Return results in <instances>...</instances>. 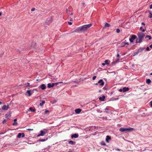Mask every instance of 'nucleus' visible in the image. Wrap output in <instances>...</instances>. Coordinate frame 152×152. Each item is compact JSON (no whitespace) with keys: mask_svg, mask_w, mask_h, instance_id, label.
Wrapping results in <instances>:
<instances>
[{"mask_svg":"<svg viewBox=\"0 0 152 152\" xmlns=\"http://www.w3.org/2000/svg\"><path fill=\"white\" fill-rule=\"evenodd\" d=\"M91 24L84 25L82 26L78 27L76 29L75 31L78 33H80L87 31L91 26Z\"/></svg>","mask_w":152,"mask_h":152,"instance_id":"obj_1","label":"nucleus"},{"mask_svg":"<svg viewBox=\"0 0 152 152\" xmlns=\"http://www.w3.org/2000/svg\"><path fill=\"white\" fill-rule=\"evenodd\" d=\"M137 35L138 37L136 39V42L140 43L142 42V39L145 36V34L143 33L140 32L138 33Z\"/></svg>","mask_w":152,"mask_h":152,"instance_id":"obj_2","label":"nucleus"},{"mask_svg":"<svg viewBox=\"0 0 152 152\" xmlns=\"http://www.w3.org/2000/svg\"><path fill=\"white\" fill-rule=\"evenodd\" d=\"M45 131L43 130H41L40 131V133L39 134L38 136H44L46 133H48V130L46 129H45Z\"/></svg>","mask_w":152,"mask_h":152,"instance_id":"obj_3","label":"nucleus"},{"mask_svg":"<svg viewBox=\"0 0 152 152\" xmlns=\"http://www.w3.org/2000/svg\"><path fill=\"white\" fill-rule=\"evenodd\" d=\"M132 129L131 128H121L120 129V131L121 132H124L125 131H130Z\"/></svg>","mask_w":152,"mask_h":152,"instance_id":"obj_4","label":"nucleus"},{"mask_svg":"<svg viewBox=\"0 0 152 152\" xmlns=\"http://www.w3.org/2000/svg\"><path fill=\"white\" fill-rule=\"evenodd\" d=\"M136 37H137L135 35H132L131 38L129 39V41L130 42H133V41L136 38Z\"/></svg>","mask_w":152,"mask_h":152,"instance_id":"obj_5","label":"nucleus"},{"mask_svg":"<svg viewBox=\"0 0 152 152\" xmlns=\"http://www.w3.org/2000/svg\"><path fill=\"white\" fill-rule=\"evenodd\" d=\"M2 109L4 110H7L9 108V106L8 105H4L2 107Z\"/></svg>","mask_w":152,"mask_h":152,"instance_id":"obj_6","label":"nucleus"},{"mask_svg":"<svg viewBox=\"0 0 152 152\" xmlns=\"http://www.w3.org/2000/svg\"><path fill=\"white\" fill-rule=\"evenodd\" d=\"M25 136V134H24L23 133H19L18 134L17 136V137L18 138H20L21 137H23Z\"/></svg>","mask_w":152,"mask_h":152,"instance_id":"obj_7","label":"nucleus"},{"mask_svg":"<svg viewBox=\"0 0 152 152\" xmlns=\"http://www.w3.org/2000/svg\"><path fill=\"white\" fill-rule=\"evenodd\" d=\"M98 83L100 84V85L102 86H103L104 85V83L103 82V80L102 79H101L99 81Z\"/></svg>","mask_w":152,"mask_h":152,"instance_id":"obj_8","label":"nucleus"},{"mask_svg":"<svg viewBox=\"0 0 152 152\" xmlns=\"http://www.w3.org/2000/svg\"><path fill=\"white\" fill-rule=\"evenodd\" d=\"M42 90H44L46 88V86L45 84H42L39 86Z\"/></svg>","mask_w":152,"mask_h":152,"instance_id":"obj_9","label":"nucleus"},{"mask_svg":"<svg viewBox=\"0 0 152 152\" xmlns=\"http://www.w3.org/2000/svg\"><path fill=\"white\" fill-rule=\"evenodd\" d=\"M81 111L82 110L79 108L76 109L75 110V112L77 114H78L80 113Z\"/></svg>","mask_w":152,"mask_h":152,"instance_id":"obj_10","label":"nucleus"},{"mask_svg":"<svg viewBox=\"0 0 152 152\" xmlns=\"http://www.w3.org/2000/svg\"><path fill=\"white\" fill-rule=\"evenodd\" d=\"M54 85L55 84L54 83H52V84H51L50 83H48V88H50L53 87Z\"/></svg>","mask_w":152,"mask_h":152,"instance_id":"obj_11","label":"nucleus"},{"mask_svg":"<svg viewBox=\"0 0 152 152\" xmlns=\"http://www.w3.org/2000/svg\"><path fill=\"white\" fill-rule=\"evenodd\" d=\"M105 96L104 95H103L102 97H99V99L100 101H104V99H105Z\"/></svg>","mask_w":152,"mask_h":152,"instance_id":"obj_12","label":"nucleus"},{"mask_svg":"<svg viewBox=\"0 0 152 152\" xmlns=\"http://www.w3.org/2000/svg\"><path fill=\"white\" fill-rule=\"evenodd\" d=\"M78 137V135L76 134H72L71 136V137L72 138H77Z\"/></svg>","mask_w":152,"mask_h":152,"instance_id":"obj_13","label":"nucleus"},{"mask_svg":"<svg viewBox=\"0 0 152 152\" xmlns=\"http://www.w3.org/2000/svg\"><path fill=\"white\" fill-rule=\"evenodd\" d=\"M75 142H74L72 140H70L69 142V144L71 145H73L75 144Z\"/></svg>","mask_w":152,"mask_h":152,"instance_id":"obj_14","label":"nucleus"},{"mask_svg":"<svg viewBox=\"0 0 152 152\" xmlns=\"http://www.w3.org/2000/svg\"><path fill=\"white\" fill-rule=\"evenodd\" d=\"M111 139V137L110 136H109V135H107L106 136V142H108V140H110Z\"/></svg>","mask_w":152,"mask_h":152,"instance_id":"obj_15","label":"nucleus"},{"mask_svg":"<svg viewBox=\"0 0 152 152\" xmlns=\"http://www.w3.org/2000/svg\"><path fill=\"white\" fill-rule=\"evenodd\" d=\"M129 90V88L128 87H124L123 89V92H126L128 91Z\"/></svg>","mask_w":152,"mask_h":152,"instance_id":"obj_16","label":"nucleus"},{"mask_svg":"<svg viewBox=\"0 0 152 152\" xmlns=\"http://www.w3.org/2000/svg\"><path fill=\"white\" fill-rule=\"evenodd\" d=\"M109 107H107L105 109V111H104V112H105L106 113H108L109 112L108 111L109 110Z\"/></svg>","mask_w":152,"mask_h":152,"instance_id":"obj_17","label":"nucleus"},{"mask_svg":"<svg viewBox=\"0 0 152 152\" xmlns=\"http://www.w3.org/2000/svg\"><path fill=\"white\" fill-rule=\"evenodd\" d=\"M145 49V48H140L137 51L138 52V53H139L141 52L142 50H144Z\"/></svg>","mask_w":152,"mask_h":152,"instance_id":"obj_18","label":"nucleus"},{"mask_svg":"<svg viewBox=\"0 0 152 152\" xmlns=\"http://www.w3.org/2000/svg\"><path fill=\"white\" fill-rule=\"evenodd\" d=\"M26 93L28 94V96H31V91L30 90H27L26 92Z\"/></svg>","mask_w":152,"mask_h":152,"instance_id":"obj_19","label":"nucleus"},{"mask_svg":"<svg viewBox=\"0 0 152 152\" xmlns=\"http://www.w3.org/2000/svg\"><path fill=\"white\" fill-rule=\"evenodd\" d=\"M29 110L34 112L36 111V109H33L32 107H30L29 108Z\"/></svg>","mask_w":152,"mask_h":152,"instance_id":"obj_20","label":"nucleus"},{"mask_svg":"<svg viewBox=\"0 0 152 152\" xmlns=\"http://www.w3.org/2000/svg\"><path fill=\"white\" fill-rule=\"evenodd\" d=\"M146 83L148 84H150L151 82V80L150 79H148L146 81Z\"/></svg>","mask_w":152,"mask_h":152,"instance_id":"obj_21","label":"nucleus"},{"mask_svg":"<svg viewBox=\"0 0 152 152\" xmlns=\"http://www.w3.org/2000/svg\"><path fill=\"white\" fill-rule=\"evenodd\" d=\"M110 26V25L107 23H106L105 24V27H109Z\"/></svg>","mask_w":152,"mask_h":152,"instance_id":"obj_22","label":"nucleus"},{"mask_svg":"<svg viewBox=\"0 0 152 152\" xmlns=\"http://www.w3.org/2000/svg\"><path fill=\"white\" fill-rule=\"evenodd\" d=\"M148 38V39L150 40L151 39V36L147 35L145 37V38Z\"/></svg>","mask_w":152,"mask_h":152,"instance_id":"obj_23","label":"nucleus"},{"mask_svg":"<svg viewBox=\"0 0 152 152\" xmlns=\"http://www.w3.org/2000/svg\"><path fill=\"white\" fill-rule=\"evenodd\" d=\"M45 103V101H42V103H40L39 105L41 106L43 105Z\"/></svg>","mask_w":152,"mask_h":152,"instance_id":"obj_24","label":"nucleus"},{"mask_svg":"<svg viewBox=\"0 0 152 152\" xmlns=\"http://www.w3.org/2000/svg\"><path fill=\"white\" fill-rule=\"evenodd\" d=\"M6 118H10V115L9 114H6Z\"/></svg>","mask_w":152,"mask_h":152,"instance_id":"obj_25","label":"nucleus"},{"mask_svg":"<svg viewBox=\"0 0 152 152\" xmlns=\"http://www.w3.org/2000/svg\"><path fill=\"white\" fill-rule=\"evenodd\" d=\"M125 42H122L121 43V47H123L125 46Z\"/></svg>","mask_w":152,"mask_h":152,"instance_id":"obj_26","label":"nucleus"},{"mask_svg":"<svg viewBox=\"0 0 152 152\" xmlns=\"http://www.w3.org/2000/svg\"><path fill=\"white\" fill-rule=\"evenodd\" d=\"M105 63L106 64L108 65L109 64V63H108V60H106L104 61Z\"/></svg>","mask_w":152,"mask_h":152,"instance_id":"obj_27","label":"nucleus"},{"mask_svg":"<svg viewBox=\"0 0 152 152\" xmlns=\"http://www.w3.org/2000/svg\"><path fill=\"white\" fill-rule=\"evenodd\" d=\"M140 29L142 31L144 32L145 31V29L142 28V27H141L140 28Z\"/></svg>","mask_w":152,"mask_h":152,"instance_id":"obj_28","label":"nucleus"},{"mask_svg":"<svg viewBox=\"0 0 152 152\" xmlns=\"http://www.w3.org/2000/svg\"><path fill=\"white\" fill-rule=\"evenodd\" d=\"M17 125L18 123L16 122H14V123L12 124V125L13 126H17Z\"/></svg>","mask_w":152,"mask_h":152,"instance_id":"obj_29","label":"nucleus"},{"mask_svg":"<svg viewBox=\"0 0 152 152\" xmlns=\"http://www.w3.org/2000/svg\"><path fill=\"white\" fill-rule=\"evenodd\" d=\"M138 53H138V52H137V51L136 52H135V53H134L133 56H136V55H137Z\"/></svg>","mask_w":152,"mask_h":152,"instance_id":"obj_30","label":"nucleus"},{"mask_svg":"<svg viewBox=\"0 0 152 152\" xmlns=\"http://www.w3.org/2000/svg\"><path fill=\"white\" fill-rule=\"evenodd\" d=\"M45 141V139H40L39 140V141L41 142H44Z\"/></svg>","mask_w":152,"mask_h":152,"instance_id":"obj_31","label":"nucleus"},{"mask_svg":"<svg viewBox=\"0 0 152 152\" xmlns=\"http://www.w3.org/2000/svg\"><path fill=\"white\" fill-rule=\"evenodd\" d=\"M101 145H106V144L104 142H102L101 143Z\"/></svg>","mask_w":152,"mask_h":152,"instance_id":"obj_32","label":"nucleus"},{"mask_svg":"<svg viewBox=\"0 0 152 152\" xmlns=\"http://www.w3.org/2000/svg\"><path fill=\"white\" fill-rule=\"evenodd\" d=\"M63 83L62 82H58V83H54L55 84V85H57L59 83Z\"/></svg>","mask_w":152,"mask_h":152,"instance_id":"obj_33","label":"nucleus"},{"mask_svg":"<svg viewBox=\"0 0 152 152\" xmlns=\"http://www.w3.org/2000/svg\"><path fill=\"white\" fill-rule=\"evenodd\" d=\"M25 85H26V87H28L30 86V83H27L25 84Z\"/></svg>","mask_w":152,"mask_h":152,"instance_id":"obj_34","label":"nucleus"},{"mask_svg":"<svg viewBox=\"0 0 152 152\" xmlns=\"http://www.w3.org/2000/svg\"><path fill=\"white\" fill-rule=\"evenodd\" d=\"M120 31V30L119 29L117 28L116 29V31L117 33H119Z\"/></svg>","mask_w":152,"mask_h":152,"instance_id":"obj_35","label":"nucleus"},{"mask_svg":"<svg viewBox=\"0 0 152 152\" xmlns=\"http://www.w3.org/2000/svg\"><path fill=\"white\" fill-rule=\"evenodd\" d=\"M150 12L149 13L150 14V15L149 16V17L151 18H152V13L151 12Z\"/></svg>","mask_w":152,"mask_h":152,"instance_id":"obj_36","label":"nucleus"},{"mask_svg":"<svg viewBox=\"0 0 152 152\" xmlns=\"http://www.w3.org/2000/svg\"><path fill=\"white\" fill-rule=\"evenodd\" d=\"M49 112L48 110H46L45 111V113L47 114L48 113H49Z\"/></svg>","mask_w":152,"mask_h":152,"instance_id":"obj_37","label":"nucleus"},{"mask_svg":"<svg viewBox=\"0 0 152 152\" xmlns=\"http://www.w3.org/2000/svg\"><path fill=\"white\" fill-rule=\"evenodd\" d=\"M96 76H94L92 78V79L94 80H95L96 79Z\"/></svg>","mask_w":152,"mask_h":152,"instance_id":"obj_38","label":"nucleus"},{"mask_svg":"<svg viewBox=\"0 0 152 152\" xmlns=\"http://www.w3.org/2000/svg\"><path fill=\"white\" fill-rule=\"evenodd\" d=\"M7 121V120L5 119H4L3 121V124H4Z\"/></svg>","mask_w":152,"mask_h":152,"instance_id":"obj_39","label":"nucleus"},{"mask_svg":"<svg viewBox=\"0 0 152 152\" xmlns=\"http://www.w3.org/2000/svg\"><path fill=\"white\" fill-rule=\"evenodd\" d=\"M146 50H147V51H149V48L148 47H147L146 48Z\"/></svg>","mask_w":152,"mask_h":152,"instance_id":"obj_40","label":"nucleus"},{"mask_svg":"<svg viewBox=\"0 0 152 152\" xmlns=\"http://www.w3.org/2000/svg\"><path fill=\"white\" fill-rule=\"evenodd\" d=\"M35 10V8H33L31 9V11H34Z\"/></svg>","mask_w":152,"mask_h":152,"instance_id":"obj_41","label":"nucleus"},{"mask_svg":"<svg viewBox=\"0 0 152 152\" xmlns=\"http://www.w3.org/2000/svg\"><path fill=\"white\" fill-rule=\"evenodd\" d=\"M27 130L29 131H33V129H27Z\"/></svg>","mask_w":152,"mask_h":152,"instance_id":"obj_42","label":"nucleus"},{"mask_svg":"<svg viewBox=\"0 0 152 152\" xmlns=\"http://www.w3.org/2000/svg\"><path fill=\"white\" fill-rule=\"evenodd\" d=\"M150 105L152 107V101H151V102H150Z\"/></svg>","mask_w":152,"mask_h":152,"instance_id":"obj_43","label":"nucleus"},{"mask_svg":"<svg viewBox=\"0 0 152 152\" xmlns=\"http://www.w3.org/2000/svg\"><path fill=\"white\" fill-rule=\"evenodd\" d=\"M14 122H17V119H16V118H15V119L14 120Z\"/></svg>","mask_w":152,"mask_h":152,"instance_id":"obj_44","label":"nucleus"},{"mask_svg":"<svg viewBox=\"0 0 152 152\" xmlns=\"http://www.w3.org/2000/svg\"><path fill=\"white\" fill-rule=\"evenodd\" d=\"M125 45H129V43L128 42H125Z\"/></svg>","mask_w":152,"mask_h":152,"instance_id":"obj_45","label":"nucleus"},{"mask_svg":"<svg viewBox=\"0 0 152 152\" xmlns=\"http://www.w3.org/2000/svg\"><path fill=\"white\" fill-rule=\"evenodd\" d=\"M150 9L152 8V4H151V5H150Z\"/></svg>","mask_w":152,"mask_h":152,"instance_id":"obj_46","label":"nucleus"},{"mask_svg":"<svg viewBox=\"0 0 152 152\" xmlns=\"http://www.w3.org/2000/svg\"><path fill=\"white\" fill-rule=\"evenodd\" d=\"M142 25L145 26V23H144L142 22Z\"/></svg>","mask_w":152,"mask_h":152,"instance_id":"obj_47","label":"nucleus"},{"mask_svg":"<svg viewBox=\"0 0 152 152\" xmlns=\"http://www.w3.org/2000/svg\"><path fill=\"white\" fill-rule=\"evenodd\" d=\"M68 23L70 25H71L72 24V23L71 22H68Z\"/></svg>","mask_w":152,"mask_h":152,"instance_id":"obj_48","label":"nucleus"},{"mask_svg":"<svg viewBox=\"0 0 152 152\" xmlns=\"http://www.w3.org/2000/svg\"><path fill=\"white\" fill-rule=\"evenodd\" d=\"M119 56H120V55H119L118 54L117 55V57H119Z\"/></svg>","mask_w":152,"mask_h":152,"instance_id":"obj_49","label":"nucleus"},{"mask_svg":"<svg viewBox=\"0 0 152 152\" xmlns=\"http://www.w3.org/2000/svg\"><path fill=\"white\" fill-rule=\"evenodd\" d=\"M102 65L103 66H104L106 64H105V63H102Z\"/></svg>","mask_w":152,"mask_h":152,"instance_id":"obj_50","label":"nucleus"},{"mask_svg":"<svg viewBox=\"0 0 152 152\" xmlns=\"http://www.w3.org/2000/svg\"><path fill=\"white\" fill-rule=\"evenodd\" d=\"M149 47L150 48H152V44L150 45Z\"/></svg>","mask_w":152,"mask_h":152,"instance_id":"obj_51","label":"nucleus"},{"mask_svg":"<svg viewBox=\"0 0 152 152\" xmlns=\"http://www.w3.org/2000/svg\"><path fill=\"white\" fill-rule=\"evenodd\" d=\"M122 89H120L119 90V91H120V92H121L122 91Z\"/></svg>","mask_w":152,"mask_h":152,"instance_id":"obj_52","label":"nucleus"},{"mask_svg":"<svg viewBox=\"0 0 152 152\" xmlns=\"http://www.w3.org/2000/svg\"><path fill=\"white\" fill-rule=\"evenodd\" d=\"M2 14V13L1 12H0V16H1Z\"/></svg>","mask_w":152,"mask_h":152,"instance_id":"obj_53","label":"nucleus"},{"mask_svg":"<svg viewBox=\"0 0 152 152\" xmlns=\"http://www.w3.org/2000/svg\"><path fill=\"white\" fill-rule=\"evenodd\" d=\"M82 4L83 5H84L85 4V3L84 2H83V3H82Z\"/></svg>","mask_w":152,"mask_h":152,"instance_id":"obj_54","label":"nucleus"},{"mask_svg":"<svg viewBox=\"0 0 152 152\" xmlns=\"http://www.w3.org/2000/svg\"><path fill=\"white\" fill-rule=\"evenodd\" d=\"M4 134V133H0V134Z\"/></svg>","mask_w":152,"mask_h":152,"instance_id":"obj_55","label":"nucleus"},{"mask_svg":"<svg viewBox=\"0 0 152 152\" xmlns=\"http://www.w3.org/2000/svg\"><path fill=\"white\" fill-rule=\"evenodd\" d=\"M2 104V103L1 102H0V105L1 104Z\"/></svg>","mask_w":152,"mask_h":152,"instance_id":"obj_56","label":"nucleus"},{"mask_svg":"<svg viewBox=\"0 0 152 152\" xmlns=\"http://www.w3.org/2000/svg\"><path fill=\"white\" fill-rule=\"evenodd\" d=\"M56 102V101H55V102H53V103H52V104H53V103H54Z\"/></svg>","mask_w":152,"mask_h":152,"instance_id":"obj_57","label":"nucleus"},{"mask_svg":"<svg viewBox=\"0 0 152 152\" xmlns=\"http://www.w3.org/2000/svg\"><path fill=\"white\" fill-rule=\"evenodd\" d=\"M119 58H118V59L117 60V61H119Z\"/></svg>","mask_w":152,"mask_h":152,"instance_id":"obj_58","label":"nucleus"},{"mask_svg":"<svg viewBox=\"0 0 152 152\" xmlns=\"http://www.w3.org/2000/svg\"><path fill=\"white\" fill-rule=\"evenodd\" d=\"M98 84V83H96L95 84L96 85H97Z\"/></svg>","mask_w":152,"mask_h":152,"instance_id":"obj_59","label":"nucleus"},{"mask_svg":"<svg viewBox=\"0 0 152 152\" xmlns=\"http://www.w3.org/2000/svg\"><path fill=\"white\" fill-rule=\"evenodd\" d=\"M66 11H68V9H66Z\"/></svg>","mask_w":152,"mask_h":152,"instance_id":"obj_60","label":"nucleus"},{"mask_svg":"<svg viewBox=\"0 0 152 152\" xmlns=\"http://www.w3.org/2000/svg\"><path fill=\"white\" fill-rule=\"evenodd\" d=\"M70 21H72V19H70Z\"/></svg>","mask_w":152,"mask_h":152,"instance_id":"obj_61","label":"nucleus"},{"mask_svg":"<svg viewBox=\"0 0 152 152\" xmlns=\"http://www.w3.org/2000/svg\"><path fill=\"white\" fill-rule=\"evenodd\" d=\"M151 75H152V72L151 73Z\"/></svg>","mask_w":152,"mask_h":152,"instance_id":"obj_62","label":"nucleus"},{"mask_svg":"<svg viewBox=\"0 0 152 152\" xmlns=\"http://www.w3.org/2000/svg\"><path fill=\"white\" fill-rule=\"evenodd\" d=\"M66 83H64V84H66Z\"/></svg>","mask_w":152,"mask_h":152,"instance_id":"obj_63","label":"nucleus"},{"mask_svg":"<svg viewBox=\"0 0 152 152\" xmlns=\"http://www.w3.org/2000/svg\"><path fill=\"white\" fill-rule=\"evenodd\" d=\"M38 79L37 80H36L37 81H38Z\"/></svg>","mask_w":152,"mask_h":152,"instance_id":"obj_64","label":"nucleus"}]
</instances>
